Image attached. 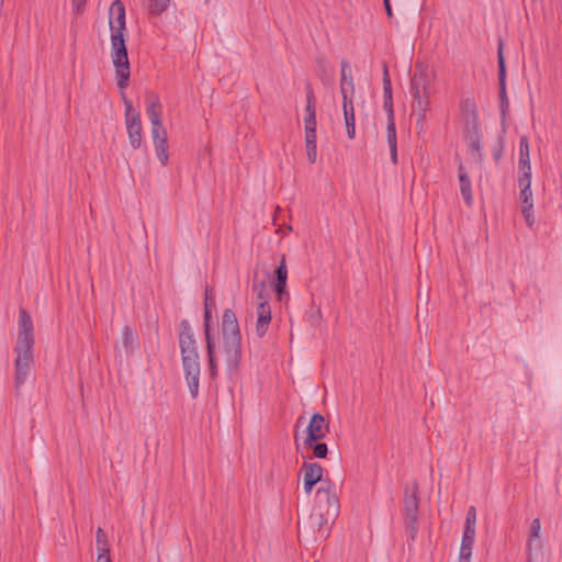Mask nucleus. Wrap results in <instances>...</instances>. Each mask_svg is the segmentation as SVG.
I'll return each instance as SVG.
<instances>
[{"label": "nucleus", "instance_id": "obj_22", "mask_svg": "<svg viewBox=\"0 0 562 562\" xmlns=\"http://www.w3.org/2000/svg\"><path fill=\"white\" fill-rule=\"evenodd\" d=\"M146 113L150 121L151 127H159L162 125L161 121V103L158 97L153 95L147 100Z\"/></svg>", "mask_w": 562, "mask_h": 562}, {"label": "nucleus", "instance_id": "obj_36", "mask_svg": "<svg viewBox=\"0 0 562 562\" xmlns=\"http://www.w3.org/2000/svg\"><path fill=\"white\" fill-rule=\"evenodd\" d=\"M521 213L528 227L535 224L533 204L521 205Z\"/></svg>", "mask_w": 562, "mask_h": 562}, {"label": "nucleus", "instance_id": "obj_30", "mask_svg": "<svg viewBox=\"0 0 562 562\" xmlns=\"http://www.w3.org/2000/svg\"><path fill=\"white\" fill-rule=\"evenodd\" d=\"M155 146V153L158 158V160L161 162L162 166H167L169 160L168 155V138L167 139H159L153 142Z\"/></svg>", "mask_w": 562, "mask_h": 562}, {"label": "nucleus", "instance_id": "obj_7", "mask_svg": "<svg viewBox=\"0 0 562 562\" xmlns=\"http://www.w3.org/2000/svg\"><path fill=\"white\" fill-rule=\"evenodd\" d=\"M125 106L126 130L128 134L130 145L134 149H138L143 143L140 115L139 113L131 114L132 102L125 100Z\"/></svg>", "mask_w": 562, "mask_h": 562}, {"label": "nucleus", "instance_id": "obj_50", "mask_svg": "<svg viewBox=\"0 0 562 562\" xmlns=\"http://www.w3.org/2000/svg\"><path fill=\"white\" fill-rule=\"evenodd\" d=\"M316 63H317V66H318L319 70L325 71V68H326V61H325V59H323V58H317V59H316Z\"/></svg>", "mask_w": 562, "mask_h": 562}, {"label": "nucleus", "instance_id": "obj_2", "mask_svg": "<svg viewBox=\"0 0 562 562\" xmlns=\"http://www.w3.org/2000/svg\"><path fill=\"white\" fill-rule=\"evenodd\" d=\"M34 327L30 314L21 308L19 311L18 338L14 347V384L19 389L29 375L33 362Z\"/></svg>", "mask_w": 562, "mask_h": 562}, {"label": "nucleus", "instance_id": "obj_37", "mask_svg": "<svg viewBox=\"0 0 562 562\" xmlns=\"http://www.w3.org/2000/svg\"><path fill=\"white\" fill-rule=\"evenodd\" d=\"M383 97H392V83L386 66H384L383 70Z\"/></svg>", "mask_w": 562, "mask_h": 562}, {"label": "nucleus", "instance_id": "obj_19", "mask_svg": "<svg viewBox=\"0 0 562 562\" xmlns=\"http://www.w3.org/2000/svg\"><path fill=\"white\" fill-rule=\"evenodd\" d=\"M458 178L460 182V191L461 195L468 206L472 205L473 195H472V183L470 177L465 170V167L460 164L458 167Z\"/></svg>", "mask_w": 562, "mask_h": 562}, {"label": "nucleus", "instance_id": "obj_20", "mask_svg": "<svg viewBox=\"0 0 562 562\" xmlns=\"http://www.w3.org/2000/svg\"><path fill=\"white\" fill-rule=\"evenodd\" d=\"M301 472H303V477L310 480L314 483L321 482V486H326L328 480H323L324 469L318 462H304L301 468Z\"/></svg>", "mask_w": 562, "mask_h": 562}, {"label": "nucleus", "instance_id": "obj_52", "mask_svg": "<svg viewBox=\"0 0 562 562\" xmlns=\"http://www.w3.org/2000/svg\"><path fill=\"white\" fill-rule=\"evenodd\" d=\"M303 419H304V417H303V416H300V417H299V419H297V422H296V426H297L300 423H302V422H303Z\"/></svg>", "mask_w": 562, "mask_h": 562}, {"label": "nucleus", "instance_id": "obj_3", "mask_svg": "<svg viewBox=\"0 0 562 562\" xmlns=\"http://www.w3.org/2000/svg\"><path fill=\"white\" fill-rule=\"evenodd\" d=\"M221 333L227 370L231 373H235L240 366L243 357L241 333L236 314L231 308H226L223 312Z\"/></svg>", "mask_w": 562, "mask_h": 562}, {"label": "nucleus", "instance_id": "obj_9", "mask_svg": "<svg viewBox=\"0 0 562 562\" xmlns=\"http://www.w3.org/2000/svg\"><path fill=\"white\" fill-rule=\"evenodd\" d=\"M329 431V423L321 413H314L306 427L304 440L318 441L324 439Z\"/></svg>", "mask_w": 562, "mask_h": 562}, {"label": "nucleus", "instance_id": "obj_44", "mask_svg": "<svg viewBox=\"0 0 562 562\" xmlns=\"http://www.w3.org/2000/svg\"><path fill=\"white\" fill-rule=\"evenodd\" d=\"M518 184H519L520 190H524V189L529 190V189H531V176H529L527 173L519 175Z\"/></svg>", "mask_w": 562, "mask_h": 562}, {"label": "nucleus", "instance_id": "obj_13", "mask_svg": "<svg viewBox=\"0 0 562 562\" xmlns=\"http://www.w3.org/2000/svg\"><path fill=\"white\" fill-rule=\"evenodd\" d=\"M110 15H115V19L110 18L109 22L111 34H117V32L124 34L126 30L125 5L121 0L113 1L110 7Z\"/></svg>", "mask_w": 562, "mask_h": 562}, {"label": "nucleus", "instance_id": "obj_10", "mask_svg": "<svg viewBox=\"0 0 562 562\" xmlns=\"http://www.w3.org/2000/svg\"><path fill=\"white\" fill-rule=\"evenodd\" d=\"M418 485L414 483L412 486H406L404 491L403 510L405 520L418 519Z\"/></svg>", "mask_w": 562, "mask_h": 562}, {"label": "nucleus", "instance_id": "obj_28", "mask_svg": "<svg viewBox=\"0 0 562 562\" xmlns=\"http://www.w3.org/2000/svg\"><path fill=\"white\" fill-rule=\"evenodd\" d=\"M476 530L475 527L464 526V531L461 540V551L472 552L474 539H475Z\"/></svg>", "mask_w": 562, "mask_h": 562}, {"label": "nucleus", "instance_id": "obj_17", "mask_svg": "<svg viewBox=\"0 0 562 562\" xmlns=\"http://www.w3.org/2000/svg\"><path fill=\"white\" fill-rule=\"evenodd\" d=\"M340 92L342 95V102L353 101L355 85L351 76H347V68L349 67L346 60L340 63Z\"/></svg>", "mask_w": 562, "mask_h": 562}, {"label": "nucleus", "instance_id": "obj_31", "mask_svg": "<svg viewBox=\"0 0 562 562\" xmlns=\"http://www.w3.org/2000/svg\"><path fill=\"white\" fill-rule=\"evenodd\" d=\"M252 292L256 293L258 302L268 301L269 302V292L267 290V285L265 281L254 280L251 285Z\"/></svg>", "mask_w": 562, "mask_h": 562}, {"label": "nucleus", "instance_id": "obj_53", "mask_svg": "<svg viewBox=\"0 0 562 562\" xmlns=\"http://www.w3.org/2000/svg\"><path fill=\"white\" fill-rule=\"evenodd\" d=\"M295 443L297 445V435L294 436Z\"/></svg>", "mask_w": 562, "mask_h": 562}, {"label": "nucleus", "instance_id": "obj_32", "mask_svg": "<svg viewBox=\"0 0 562 562\" xmlns=\"http://www.w3.org/2000/svg\"><path fill=\"white\" fill-rule=\"evenodd\" d=\"M170 4V0H148V10L153 15H160Z\"/></svg>", "mask_w": 562, "mask_h": 562}, {"label": "nucleus", "instance_id": "obj_14", "mask_svg": "<svg viewBox=\"0 0 562 562\" xmlns=\"http://www.w3.org/2000/svg\"><path fill=\"white\" fill-rule=\"evenodd\" d=\"M430 86L429 75L424 70L416 71L411 80V93L413 97L430 95Z\"/></svg>", "mask_w": 562, "mask_h": 562}, {"label": "nucleus", "instance_id": "obj_25", "mask_svg": "<svg viewBox=\"0 0 562 562\" xmlns=\"http://www.w3.org/2000/svg\"><path fill=\"white\" fill-rule=\"evenodd\" d=\"M386 140L390 147L391 160L394 165L397 164V140L395 120H386Z\"/></svg>", "mask_w": 562, "mask_h": 562}, {"label": "nucleus", "instance_id": "obj_48", "mask_svg": "<svg viewBox=\"0 0 562 562\" xmlns=\"http://www.w3.org/2000/svg\"><path fill=\"white\" fill-rule=\"evenodd\" d=\"M315 485H316V483L303 477V486H304V491L306 494H311V492Z\"/></svg>", "mask_w": 562, "mask_h": 562}, {"label": "nucleus", "instance_id": "obj_39", "mask_svg": "<svg viewBox=\"0 0 562 562\" xmlns=\"http://www.w3.org/2000/svg\"><path fill=\"white\" fill-rule=\"evenodd\" d=\"M383 108L386 112V119L395 120L394 108H393V97H383Z\"/></svg>", "mask_w": 562, "mask_h": 562}, {"label": "nucleus", "instance_id": "obj_43", "mask_svg": "<svg viewBox=\"0 0 562 562\" xmlns=\"http://www.w3.org/2000/svg\"><path fill=\"white\" fill-rule=\"evenodd\" d=\"M519 201H520L521 205L533 204L531 189H529V190H526V189L520 190Z\"/></svg>", "mask_w": 562, "mask_h": 562}, {"label": "nucleus", "instance_id": "obj_38", "mask_svg": "<svg viewBox=\"0 0 562 562\" xmlns=\"http://www.w3.org/2000/svg\"><path fill=\"white\" fill-rule=\"evenodd\" d=\"M405 525L411 540L414 541L418 533V519H407L405 520Z\"/></svg>", "mask_w": 562, "mask_h": 562}, {"label": "nucleus", "instance_id": "obj_35", "mask_svg": "<svg viewBox=\"0 0 562 562\" xmlns=\"http://www.w3.org/2000/svg\"><path fill=\"white\" fill-rule=\"evenodd\" d=\"M530 160L529 140L527 136H521L519 139V161L524 164Z\"/></svg>", "mask_w": 562, "mask_h": 562}, {"label": "nucleus", "instance_id": "obj_27", "mask_svg": "<svg viewBox=\"0 0 562 562\" xmlns=\"http://www.w3.org/2000/svg\"><path fill=\"white\" fill-rule=\"evenodd\" d=\"M303 446H304V448H307V449L312 450V453H313L314 458L324 459L328 454V447H327V445L325 442H321V440H318V441H310V442L307 440H304L303 441Z\"/></svg>", "mask_w": 562, "mask_h": 562}, {"label": "nucleus", "instance_id": "obj_29", "mask_svg": "<svg viewBox=\"0 0 562 562\" xmlns=\"http://www.w3.org/2000/svg\"><path fill=\"white\" fill-rule=\"evenodd\" d=\"M95 546L98 554L110 555L108 536L101 527L95 531Z\"/></svg>", "mask_w": 562, "mask_h": 562}, {"label": "nucleus", "instance_id": "obj_26", "mask_svg": "<svg viewBox=\"0 0 562 562\" xmlns=\"http://www.w3.org/2000/svg\"><path fill=\"white\" fill-rule=\"evenodd\" d=\"M123 347L127 353H132L138 346L137 334L127 325L122 328Z\"/></svg>", "mask_w": 562, "mask_h": 562}, {"label": "nucleus", "instance_id": "obj_24", "mask_svg": "<svg viewBox=\"0 0 562 562\" xmlns=\"http://www.w3.org/2000/svg\"><path fill=\"white\" fill-rule=\"evenodd\" d=\"M342 110L348 138L353 139L356 137V117L353 101L342 102Z\"/></svg>", "mask_w": 562, "mask_h": 562}, {"label": "nucleus", "instance_id": "obj_42", "mask_svg": "<svg viewBox=\"0 0 562 562\" xmlns=\"http://www.w3.org/2000/svg\"><path fill=\"white\" fill-rule=\"evenodd\" d=\"M151 137L153 142L159 140L161 138L167 139L168 135L164 125H160L159 127H151Z\"/></svg>", "mask_w": 562, "mask_h": 562}, {"label": "nucleus", "instance_id": "obj_21", "mask_svg": "<svg viewBox=\"0 0 562 562\" xmlns=\"http://www.w3.org/2000/svg\"><path fill=\"white\" fill-rule=\"evenodd\" d=\"M429 97L430 95L413 97V113L416 115V126H420V128L424 126L426 113L429 109Z\"/></svg>", "mask_w": 562, "mask_h": 562}, {"label": "nucleus", "instance_id": "obj_11", "mask_svg": "<svg viewBox=\"0 0 562 562\" xmlns=\"http://www.w3.org/2000/svg\"><path fill=\"white\" fill-rule=\"evenodd\" d=\"M465 140L471 156L476 162H482L484 159L481 127L464 130Z\"/></svg>", "mask_w": 562, "mask_h": 562}, {"label": "nucleus", "instance_id": "obj_18", "mask_svg": "<svg viewBox=\"0 0 562 562\" xmlns=\"http://www.w3.org/2000/svg\"><path fill=\"white\" fill-rule=\"evenodd\" d=\"M288 280V269L285 262V256H281L279 266L274 270L273 289L279 297L282 300V295L285 292Z\"/></svg>", "mask_w": 562, "mask_h": 562}, {"label": "nucleus", "instance_id": "obj_23", "mask_svg": "<svg viewBox=\"0 0 562 562\" xmlns=\"http://www.w3.org/2000/svg\"><path fill=\"white\" fill-rule=\"evenodd\" d=\"M205 347L207 353L210 378L215 380L217 378V357L215 351L214 336H205Z\"/></svg>", "mask_w": 562, "mask_h": 562}, {"label": "nucleus", "instance_id": "obj_6", "mask_svg": "<svg viewBox=\"0 0 562 562\" xmlns=\"http://www.w3.org/2000/svg\"><path fill=\"white\" fill-rule=\"evenodd\" d=\"M497 64H498V86H499V111L505 121L506 113L509 109V100L506 91V65L503 53V41L499 40L497 48Z\"/></svg>", "mask_w": 562, "mask_h": 562}, {"label": "nucleus", "instance_id": "obj_51", "mask_svg": "<svg viewBox=\"0 0 562 562\" xmlns=\"http://www.w3.org/2000/svg\"><path fill=\"white\" fill-rule=\"evenodd\" d=\"M97 562H112L110 555L98 554Z\"/></svg>", "mask_w": 562, "mask_h": 562}, {"label": "nucleus", "instance_id": "obj_4", "mask_svg": "<svg viewBox=\"0 0 562 562\" xmlns=\"http://www.w3.org/2000/svg\"><path fill=\"white\" fill-rule=\"evenodd\" d=\"M326 486H319L315 493V508L317 514L312 518L317 520L319 528L328 520H335L339 515V501L330 481L325 482Z\"/></svg>", "mask_w": 562, "mask_h": 562}, {"label": "nucleus", "instance_id": "obj_8", "mask_svg": "<svg viewBox=\"0 0 562 562\" xmlns=\"http://www.w3.org/2000/svg\"><path fill=\"white\" fill-rule=\"evenodd\" d=\"M317 122L316 115H305L304 117V132H305V146L307 160L311 164H315L317 158Z\"/></svg>", "mask_w": 562, "mask_h": 562}, {"label": "nucleus", "instance_id": "obj_49", "mask_svg": "<svg viewBox=\"0 0 562 562\" xmlns=\"http://www.w3.org/2000/svg\"><path fill=\"white\" fill-rule=\"evenodd\" d=\"M383 4H384L385 12H386L387 16L392 18L393 16V12H392V7H391L390 0H383Z\"/></svg>", "mask_w": 562, "mask_h": 562}, {"label": "nucleus", "instance_id": "obj_46", "mask_svg": "<svg viewBox=\"0 0 562 562\" xmlns=\"http://www.w3.org/2000/svg\"><path fill=\"white\" fill-rule=\"evenodd\" d=\"M518 167H519V175L527 173V175L531 176L530 160H527L525 164H524V161H519Z\"/></svg>", "mask_w": 562, "mask_h": 562}, {"label": "nucleus", "instance_id": "obj_41", "mask_svg": "<svg viewBox=\"0 0 562 562\" xmlns=\"http://www.w3.org/2000/svg\"><path fill=\"white\" fill-rule=\"evenodd\" d=\"M475 524H476V508L474 506H470L467 512L464 526L475 527Z\"/></svg>", "mask_w": 562, "mask_h": 562}, {"label": "nucleus", "instance_id": "obj_15", "mask_svg": "<svg viewBox=\"0 0 562 562\" xmlns=\"http://www.w3.org/2000/svg\"><path fill=\"white\" fill-rule=\"evenodd\" d=\"M215 297L213 294V289L210 285L205 286L204 291V315H203V329L204 336H213L212 334V312L215 310Z\"/></svg>", "mask_w": 562, "mask_h": 562}, {"label": "nucleus", "instance_id": "obj_40", "mask_svg": "<svg viewBox=\"0 0 562 562\" xmlns=\"http://www.w3.org/2000/svg\"><path fill=\"white\" fill-rule=\"evenodd\" d=\"M503 153H504L503 138L499 137L497 145L494 146L493 151H492L493 159L496 162V165L499 164V161L503 157Z\"/></svg>", "mask_w": 562, "mask_h": 562}, {"label": "nucleus", "instance_id": "obj_47", "mask_svg": "<svg viewBox=\"0 0 562 562\" xmlns=\"http://www.w3.org/2000/svg\"><path fill=\"white\" fill-rule=\"evenodd\" d=\"M472 552L461 551L459 552L458 562H471Z\"/></svg>", "mask_w": 562, "mask_h": 562}, {"label": "nucleus", "instance_id": "obj_5", "mask_svg": "<svg viewBox=\"0 0 562 562\" xmlns=\"http://www.w3.org/2000/svg\"><path fill=\"white\" fill-rule=\"evenodd\" d=\"M111 58L115 67L117 87L120 90H124L128 85L131 69L123 33L117 32V34H111Z\"/></svg>", "mask_w": 562, "mask_h": 562}, {"label": "nucleus", "instance_id": "obj_34", "mask_svg": "<svg viewBox=\"0 0 562 562\" xmlns=\"http://www.w3.org/2000/svg\"><path fill=\"white\" fill-rule=\"evenodd\" d=\"M540 529H541L540 519L539 518H535L531 521L530 535H529V538H528V541H527V550H528L529 553L531 551V547H532L533 540L539 538Z\"/></svg>", "mask_w": 562, "mask_h": 562}, {"label": "nucleus", "instance_id": "obj_45", "mask_svg": "<svg viewBox=\"0 0 562 562\" xmlns=\"http://www.w3.org/2000/svg\"><path fill=\"white\" fill-rule=\"evenodd\" d=\"M72 10L76 14H80L83 12L86 8L87 0H72Z\"/></svg>", "mask_w": 562, "mask_h": 562}, {"label": "nucleus", "instance_id": "obj_1", "mask_svg": "<svg viewBox=\"0 0 562 562\" xmlns=\"http://www.w3.org/2000/svg\"><path fill=\"white\" fill-rule=\"evenodd\" d=\"M178 341L184 379L193 398L199 395L200 355L193 329L188 319H182L178 326Z\"/></svg>", "mask_w": 562, "mask_h": 562}, {"label": "nucleus", "instance_id": "obj_33", "mask_svg": "<svg viewBox=\"0 0 562 562\" xmlns=\"http://www.w3.org/2000/svg\"><path fill=\"white\" fill-rule=\"evenodd\" d=\"M306 115H316L315 95L310 83L306 85Z\"/></svg>", "mask_w": 562, "mask_h": 562}, {"label": "nucleus", "instance_id": "obj_12", "mask_svg": "<svg viewBox=\"0 0 562 562\" xmlns=\"http://www.w3.org/2000/svg\"><path fill=\"white\" fill-rule=\"evenodd\" d=\"M460 111L465 121L464 130L481 127L476 102L473 98L461 100Z\"/></svg>", "mask_w": 562, "mask_h": 562}, {"label": "nucleus", "instance_id": "obj_16", "mask_svg": "<svg viewBox=\"0 0 562 562\" xmlns=\"http://www.w3.org/2000/svg\"><path fill=\"white\" fill-rule=\"evenodd\" d=\"M271 322V308L268 301L258 302L257 306V323L256 334L259 338H262Z\"/></svg>", "mask_w": 562, "mask_h": 562}]
</instances>
